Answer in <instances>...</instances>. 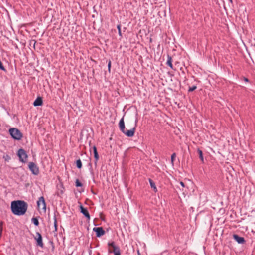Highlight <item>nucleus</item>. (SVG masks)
Wrapping results in <instances>:
<instances>
[{"instance_id": "28", "label": "nucleus", "mask_w": 255, "mask_h": 255, "mask_svg": "<svg viewBox=\"0 0 255 255\" xmlns=\"http://www.w3.org/2000/svg\"><path fill=\"white\" fill-rule=\"evenodd\" d=\"M28 167H29V169L32 171V162L29 163Z\"/></svg>"}, {"instance_id": "7", "label": "nucleus", "mask_w": 255, "mask_h": 255, "mask_svg": "<svg viewBox=\"0 0 255 255\" xmlns=\"http://www.w3.org/2000/svg\"><path fill=\"white\" fill-rule=\"evenodd\" d=\"M135 132V127H133L130 130H125V131L124 132H123V133L127 136L131 137L134 136Z\"/></svg>"}, {"instance_id": "6", "label": "nucleus", "mask_w": 255, "mask_h": 255, "mask_svg": "<svg viewBox=\"0 0 255 255\" xmlns=\"http://www.w3.org/2000/svg\"><path fill=\"white\" fill-rule=\"evenodd\" d=\"M79 204H80L79 208H80L81 213H82L86 217V218L88 220H90V214L89 213V212H88L87 209L84 208L82 206V205L81 204V203H79Z\"/></svg>"}, {"instance_id": "35", "label": "nucleus", "mask_w": 255, "mask_h": 255, "mask_svg": "<svg viewBox=\"0 0 255 255\" xmlns=\"http://www.w3.org/2000/svg\"><path fill=\"white\" fill-rule=\"evenodd\" d=\"M14 255H16V254H14Z\"/></svg>"}, {"instance_id": "24", "label": "nucleus", "mask_w": 255, "mask_h": 255, "mask_svg": "<svg viewBox=\"0 0 255 255\" xmlns=\"http://www.w3.org/2000/svg\"><path fill=\"white\" fill-rule=\"evenodd\" d=\"M33 223L36 226H38L39 225V221L36 218H33Z\"/></svg>"}, {"instance_id": "5", "label": "nucleus", "mask_w": 255, "mask_h": 255, "mask_svg": "<svg viewBox=\"0 0 255 255\" xmlns=\"http://www.w3.org/2000/svg\"><path fill=\"white\" fill-rule=\"evenodd\" d=\"M17 155L19 157L20 161L22 162H25L27 161L28 156L24 149H20L18 151Z\"/></svg>"}, {"instance_id": "22", "label": "nucleus", "mask_w": 255, "mask_h": 255, "mask_svg": "<svg viewBox=\"0 0 255 255\" xmlns=\"http://www.w3.org/2000/svg\"><path fill=\"white\" fill-rule=\"evenodd\" d=\"M75 185L76 187H81L83 185L78 179H76L75 181Z\"/></svg>"}, {"instance_id": "29", "label": "nucleus", "mask_w": 255, "mask_h": 255, "mask_svg": "<svg viewBox=\"0 0 255 255\" xmlns=\"http://www.w3.org/2000/svg\"><path fill=\"white\" fill-rule=\"evenodd\" d=\"M93 152L94 153H95L96 152H97V148L96 147V146H93Z\"/></svg>"}, {"instance_id": "26", "label": "nucleus", "mask_w": 255, "mask_h": 255, "mask_svg": "<svg viewBox=\"0 0 255 255\" xmlns=\"http://www.w3.org/2000/svg\"><path fill=\"white\" fill-rule=\"evenodd\" d=\"M111 67V61L110 60H109L108 62V68L109 72H110Z\"/></svg>"}, {"instance_id": "1", "label": "nucleus", "mask_w": 255, "mask_h": 255, "mask_svg": "<svg viewBox=\"0 0 255 255\" xmlns=\"http://www.w3.org/2000/svg\"><path fill=\"white\" fill-rule=\"evenodd\" d=\"M27 204L22 200L13 201L11 203L12 212L18 216L24 215L27 211Z\"/></svg>"}, {"instance_id": "4", "label": "nucleus", "mask_w": 255, "mask_h": 255, "mask_svg": "<svg viewBox=\"0 0 255 255\" xmlns=\"http://www.w3.org/2000/svg\"><path fill=\"white\" fill-rule=\"evenodd\" d=\"M37 207L39 210L46 211V203L43 197L41 196L37 202Z\"/></svg>"}, {"instance_id": "14", "label": "nucleus", "mask_w": 255, "mask_h": 255, "mask_svg": "<svg viewBox=\"0 0 255 255\" xmlns=\"http://www.w3.org/2000/svg\"><path fill=\"white\" fill-rule=\"evenodd\" d=\"M114 255H121V251L120 248H116L113 250Z\"/></svg>"}, {"instance_id": "3", "label": "nucleus", "mask_w": 255, "mask_h": 255, "mask_svg": "<svg viewBox=\"0 0 255 255\" xmlns=\"http://www.w3.org/2000/svg\"><path fill=\"white\" fill-rule=\"evenodd\" d=\"M34 239L35 241L36 246L41 249H43L44 247V244L43 241L42 236L41 234L39 232H36L34 237Z\"/></svg>"}, {"instance_id": "25", "label": "nucleus", "mask_w": 255, "mask_h": 255, "mask_svg": "<svg viewBox=\"0 0 255 255\" xmlns=\"http://www.w3.org/2000/svg\"><path fill=\"white\" fill-rule=\"evenodd\" d=\"M196 88H197L196 86H193L192 87H189V88L188 89V92H192V91H194Z\"/></svg>"}, {"instance_id": "31", "label": "nucleus", "mask_w": 255, "mask_h": 255, "mask_svg": "<svg viewBox=\"0 0 255 255\" xmlns=\"http://www.w3.org/2000/svg\"><path fill=\"white\" fill-rule=\"evenodd\" d=\"M180 184L183 187H185V185H184V183L182 182V181H181L180 182Z\"/></svg>"}, {"instance_id": "15", "label": "nucleus", "mask_w": 255, "mask_h": 255, "mask_svg": "<svg viewBox=\"0 0 255 255\" xmlns=\"http://www.w3.org/2000/svg\"><path fill=\"white\" fill-rule=\"evenodd\" d=\"M197 152H198V154L199 155L200 159L203 162V161H204V158H203V153H202V150H200V149H198Z\"/></svg>"}, {"instance_id": "30", "label": "nucleus", "mask_w": 255, "mask_h": 255, "mask_svg": "<svg viewBox=\"0 0 255 255\" xmlns=\"http://www.w3.org/2000/svg\"><path fill=\"white\" fill-rule=\"evenodd\" d=\"M243 80H244V81L246 82H249V80L247 78H246V77H243Z\"/></svg>"}, {"instance_id": "11", "label": "nucleus", "mask_w": 255, "mask_h": 255, "mask_svg": "<svg viewBox=\"0 0 255 255\" xmlns=\"http://www.w3.org/2000/svg\"><path fill=\"white\" fill-rule=\"evenodd\" d=\"M43 104V100L42 97H38L36 98V99L34 101L33 105L34 106H41Z\"/></svg>"}, {"instance_id": "20", "label": "nucleus", "mask_w": 255, "mask_h": 255, "mask_svg": "<svg viewBox=\"0 0 255 255\" xmlns=\"http://www.w3.org/2000/svg\"><path fill=\"white\" fill-rule=\"evenodd\" d=\"M176 156V154L175 153H173L171 155V163L173 166L174 165V161Z\"/></svg>"}, {"instance_id": "19", "label": "nucleus", "mask_w": 255, "mask_h": 255, "mask_svg": "<svg viewBox=\"0 0 255 255\" xmlns=\"http://www.w3.org/2000/svg\"><path fill=\"white\" fill-rule=\"evenodd\" d=\"M76 166L78 168L81 169L82 166V162L80 159H78L76 161Z\"/></svg>"}, {"instance_id": "21", "label": "nucleus", "mask_w": 255, "mask_h": 255, "mask_svg": "<svg viewBox=\"0 0 255 255\" xmlns=\"http://www.w3.org/2000/svg\"><path fill=\"white\" fill-rule=\"evenodd\" d=\"M149 182L150 186L152 188H153L156 191L157 190V188L155 185L154 183L153 182V181L151 179H149Z\"/></svg>"}, {"instance_id": "13", "label": "nucleus", "mask_w": 255, "mask_h": 255, "mask_svg": "<svg viewBox=\"0 0 255 255\" xmlns=\"http://www.w3.org/2000/svg\"><path fill=\"white\" fill-rule=\"evenodd\" d=\"M39 173V170L38 167L33 163V174L37 175Z\"/></svg>"}, {"instance_id": "18", "label": "nucleus", "mask_w": 255, "mask_h": 255, "mask_svg": "<svg viewBox=\"0 0 255 255\" xmlns=\"http://www.w3.org/2000/svg\"><path fill=\"white\" fill-rule=\"evenodd\" d=\"M54 228H55L54 231L55 232H57V218H56V216H54Z\"/></svg>"}, {"instance_id": "17", "label": "nucleus", "mask_w": 255, "mask_h": 255, "mask_svg": "<svg viewBox=\"0 0 255 255\" xmlns=\"http://www.w3.org/2000/svg\"><path fill=\"white\" fill-rule=\"evenodd\" d=\"M94 158H95V165L96 166L97 162L99 160V156L98 152H96L95 153H94Z\"/></svg>"}, {"instance_id": "32", "label": "nucleus", "mask_w": 255, "mask_h": 255, "mask_svg": "<svg viewBox=\"0 0 255 255\" xmlns=\"http://www.w3.org/2000/svg\"><path fill=\"white\" fill-rule=\"evenodd\" d=\"M138 255H140L139 251H138Z\"/></svg>"}, {"instance_id": "12", "label": "nucleus", "mask_w": 255, "mask_h": 255, "mask_svg": "<svg viewBox=\"0 0 255 255\" xmlns=\"http://www.w3.org/2000/svg\"><path fill=\"white\" fill-rule=\"evenodd\" d=\"M172 58L171 56L169 55H167V60L166 62V64L169 66L171 69H173V65H172Z\"/></svg>"}, {"instance_id": "23", "label": "nucleus", "mask_w": 255, "mask_h": 255, "mask_svg": "<svg viewBox=\"0 0 255 255\" xmlns=\"http://www.w3.org/2000/svg\"><path fill=\"white\" fill-rule=\"evenodd\" d=\"M117 28L118 30V34H119V36L122 37V32H121V25L120 24L118 25L117 26Z\"/></svg>"}, {"instance_id": "16", "label": "nucleus", "mask_w": 255, "mask_h": 255, "mask_svg": "<svg viewBox=\"0 0 255 255\" xmlns=\"http://www.w3.org/2000/svg\"><path fill=\"white\" fill-rule=\"evenodd\" d=\"M108 245L110 247H112L113 248V250H115V249L116 248H119L118 246L115 245V243L114 241L109 242Z\"/></svg>"}, {"instance_id": "10", "label": "nucleus", "mask_w": 255, "mask_h": 255, "mask_svg": "<svg viewBox=\"0 0 255 255\" xmlns=\"http://www.w3.org/2000/svg\"><path fill=\"white\" fill-rule=\"evenodd\" d=\"M233 238L239 244H244L245 242L244 238L239 236L238 235L234 234Z\"/></svg>"}, {"instance_id": "2", "label": "nucleus", "mask_w": 255, "mask_h": 255, "mask_svg": "<svg viewBox=\"0 0 255 255\" xmlns=\"http://www.w3.org/2000/svg\"><path fill=\"white\" fill-rule=\"evenodd\" d=\"M9 132L11 137L17 140H19L22 137V134L20 131L16 128H11L9 129Z\"/></svg>"}, {"instance_id": "9", "label": "nucleus", "mask_w": 255, "mask_h": 255, "mask_svg": "<svg viewBox=\"0 0 255 255\" xmlns=\"http://www.w3.org/2000/svg\"><path fill=\"white\" fill-rule=\"evenodd\" d=\"M119 127L121 131L123 133L125 130V126L124 123V119L123 117L119 121Z\"/></svg>"}, {"instance_id": "27", "label": "nucleus", "mask_w": 255, "mask_h": 255, "mask_svg": "<svg viewBox=\"0 0 255 255\" xmlns=\"http://www.w3.org/2000/svg\"><path fill=\"white\" fill-rule=\"evenodd\" d=\"M0 69L3 71L5 70V69L4 67H3L2 63L1 61H0Z\"/></svg>"}, {"instance_id": "34", "label": "nucleus", "mask_w": 255, "mask_h": 255, "mask_svg": "<svg viewBox=\"0 0 255 255\" xmlns=\"http://www.w3.org/2000/svg\"><path fill=\"white\" fill-rule=\"evenodd\" d=\"M230 2H232V0H229Z\"/></svg>"}, {"instance_id": "33", "label": "nucleus", "mask_w": 255, "mask_h": 255, "mask_svg": "<svg viewBox=\"0 0 255 255\" xmlns=\"http://www.w3.org/2000/svg\"><path fill=\"white\" fill-rule=\"evenodd\" d=\"M33 48H34V47H35V43L34 44V45H33Z\"/></svg>"}, {"instance_id": "8", "label": "nucleus", "mask_w": 255, "mask_h": 255, "mask_svg": "<svg viewBox=\"0 0 255 255\" xmlns=\"http://www.w3.org/2000/svg\"><path fill=\"white\" fill-rule=\"evenodd\" d=\"M93 231L96 232V236L98 237L104 235L105 233V231L102 227L94 228Z\"/></svg>"}]
</instances>
